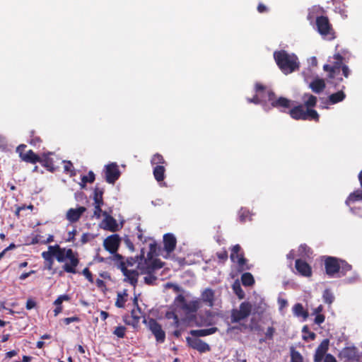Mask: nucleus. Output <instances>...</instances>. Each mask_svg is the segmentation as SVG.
<instances>
[{
  "label": "nucleus",
  "mask_w": 362,
  "mask_h": 362,
  "mask_svg": "<svg viewBox=\"0 0 362 362\" xmlns=\"http://www.w3.org/2000/svg\"><path fill=\"white\" fill-rule=\"evenodd\" d=\"M103 216H105V218L101 223L103 229L111 232L118 230V224L115 218L109 215L107 211L103 212Z\"/></svg>",
  "instance_id": "nucleus-16"
},
{
  "label": "nucleus",
  "mask_w": 362,
  "mask_h": 362,
  "mask_svg": "<svg viewBox=\"0 0 362 362\" xmlns=\"http://www.w3.org/2000/svg\"><path fill=\"white\" fill-rule=\"evenodd\" d=\"M339 276H344L346 274V273L351 270L352 266L349 264L345 260L339 259Z\"/></svg>",
  "instance_id": "nucleus-34"
},
{
  "label": "nucleus",
  "mask_w": 362,
  "mask_h": 362,
  "mask_svg": "<svg viewBox=\"0 0 362 362\" xmlns=\"http://www.w3.org/2000/svg\"><path fill=\"white\" fill-rule=\"evenodd\" d=\"M269 90H267L266 87L260 83H256L255 84V92L257 95H259L261 98H267V91Z\"/></svg>",
  "instance_id": "nucleus-43"
},
{
  "label": "nucleus",
  "mask_w": 362,
  "mask_h": 362,
  "mask_svg": "<svg viewBox=\"0 0 362 362\" xmlns=\"http://www.w3.org/2000/svg\"><path fill=\"white\" fill-rule=\"evenodd\" d=\"M144 260L146 262L145 259V252L144 250L142 249L141 250V254L139 255H137L135 258L130 257L127 259V263L129 266H133L135 263L139 262V264H141V262Z\"/></svg>",
  "instance_id": "nucleus-37"
},
{
  "label": "nucleus",
  "mask_w": 362,
  "mask_h": 362,
  "mask_svg": "<svg viewBox=\"0 0 362 362\" xmlns=\"http://www.w3.org/2000/svg\"><path fill=\"white\" fill-rule=\"evenodd\" d=\"M82 274L88 279L89 282L93 283V274L88 268L86 267L83 269V270L82 271Z\"/></svg>",
  "instance_id": "nucleus-55"
},
{
  "label": "nucleus",
  "mask_w": 362,
  "mask_h": 362,
  "mask_svg": "<svg viewBox=\"0 0 362 362\" xmlns=\"http://www.w3.org/2000/svg\"><path fill=\"white\" fill-rule=\"evenodd\" d=\"M325 317L324 315L318 314V315H316L314 322L315 324L320 325L325 322Z\"/></svg>",
  "instance_id": "nucleus-63"
},
{
  "label": "nucleus",
  "mask_w": 362,
  "mask_h": 362,
  "mask_svg": "<svg viewBox=\"0 0 362 362\" xmlns=\"http://www.w3.org/2000/svg\"><path fill=\"white\" fill-rule=\"evenodd\" d=\"M325 81L322 78L314 79L310 84V88L315 93H320L325 88Z\"/></svg>",
  "instance_id": "nucleus-26"
},
{
  "label": "nucleus",
  "mask_w": 362,
  "mask_h": 362,
  "mask_svg": "<svg viewBox=\"0 0 362 362\" xmlns=\"http://www.w3.org/2000/svg\"><path fill=\"white\" fill-rule=\"evenodd\" d=\"M163 264L160 260H154L150 266H148L144 273H152L154 269H160Z\"/></svg>",
  "instance_id": "nucleus-44"
},
{
  "label": "nucleus",
  "mask_w": 362,
  "mask_h": 362,
  "mask_svg": "<svg viewBox=\"0 0 362 362\" xmlns=\"http://www.w3.org/2000/svg\"><path fill=\"white\" fill-rule=\"evenodd\" d=\"M32 244H43L45 245V238L40 235H37L32 239Z\"/></svg>",
  "instance_id": "nucleus-59"
},
{
  "label": "nucleus",
  "mask_w": 362,
  "mask_h": 362,
  "mask_svg": "<svg viewBox=\"0 0 362 362\" xmlns=\"http://www.w3.org/2000/svg\"><path fill=\"white\" fill-rule=\"evenodd\" d=\"M345 87L343 86L342 89L341 90H339L337 93H332L329 96L328 100H329V103L330 104L334 105V104L338 103L339 102H341L345 99L346 94L343 91V89Z\"/></svg>",
  "instance_id": "nucleus-27"
},
{
  "label": "nucleus",
  "mask_w": 362,
  "mask_h": 362,
  "mask_svg": "<svg viewBox=\"0 0 362 362\" xmlns=\"http://www.w3.org/2000/svg\"><path fill=\"white\" fill-rule=\"evenodd\" d=\"M218 328L216 327L208 328V329H192L190 331V334L196 338L199 337H205L208 335H211L216 332Z\"/></svg>",
  "instance_id": "nucleus-24"
},
{
  "label": "nucleus",
  "mask_w": 362,
  "mask_h": 362,
  "mask_svg": "<svg viewBox=\"0 0 362 362\" xmlns=\"http://www.w3.org/2000/svg\"><path fill=\"white\" fill-rule=\"evenodd\" d=\"M291 117L296 120H309L318 122L320 120V115L314 109H306L302 105H298L293 107L288 111Z\"/></svg>",
  "instance_id": "nucleus-4"
},
{
  "label": "nucleus",
  "mask_w": 362,
  "mask_h": 362,
  "mask_svg": "<svg viewBox=\"0 0 362 362\" xmlns=\"http://www.w3.org/2000/svg\"><path fill=\"white\" fill-rule=\"evenodd\" d=\"M70 297L69 295L64 294L58 296V298L54 300V305L56 306H62V303L64 300H69Z\"/></svg>",
  "instance_id": "nucleus-52"
},
{
  "label": "nucleus",
  "mask_w": 362,
  "mask_h": 362,
  "mask_svg": "<svg viewBox=\"0 0 362 362\" xmlns=\"http://www.w3.org/2000/svg\"><path fill=\"white\" fill-rule=\"evenodd\" d=\"M165 165H158L154 167L153 170V176L156 181L161 182L165 179Z\"/></svg>",
  "instance_id": "nucleus-28"
},
{
  "label": "nucleus",
  "mask_w": 362,
  "mask_h": 362,
  "mask_svg": "<svg viewBox=\"0 0 362 362\" xmlns=\"http://www.w3.org/2000/svg\"><path fill=\"white\" fill-rule=\"evenodd\" d=\"M303 98H307V100L304 101V105L306 107V109H313L316 106L317 102L316 96L310 93H305Z\"/></svg>",
  "instance_id": "nucleus-31"
},
{
  "label": "nucleus",
  "mask_w": 362,
  "mask_h": 362,
  "mask_svg": "<svg viewBox=\"0 0 362 362\" xmlns=\"http://www.w3.org/2000/svg\"><path fill=\"white\" fill-rule=\"evenodd\" d=\"M77 230L76 229H73L71 231L68 233L67 238L66 239V242H74L75 240V235H76Z\"/></svg>",
  "instance_id": "nucleus-61"
},
{
  "label": "nucleus",
  "mask_w": 362,
  "mask_h": 362,
  "mask_svg": "<svg viewBox=\"0 0 362 362\" xmlns=\"http://www.w3.org/2000/svg\"><path fill=\"white\" fill-rule=\"evenodd\" d=\"M42 258L47 261V262H49L50 263V264H52L53 263V255H52L50 254V252H49L48 251H44L42 252Z\"/></svg>",
  "instance_id": "nucleus-56"
},
{
  "label": "nucleus",
  "mask_w": 362,
  "mask_h": 362,
  "mask_svg": "<svg viewBox=\"0 0 362 362\" xmlns=\"http://www.w3.org/2000/svg\"><path fill=\"white\" fill-rule=\"evenodd\" d=\"M252 305L250 303L244 301L240 303L239 309H233L231 311L230 320L232 323H237L246 319L251 313Z\"/></svg>",
  "instance_id": "nucleus-5"
},
{
  "label": "nucleus",
  "mask_w": 362,
  "mask_h": 362,
  "mask_svg": "<svg viewBox=\"0 0 362 362\" xmlns=\"http://www.w3.org/2000/svg\"><path fill=\"white\" fill-rule=\"evenodd\" d=\"M341 354L344 358L349 361H354L358 357L357 349L354 346L344 348Z\"/></svg>",
  "instance_id": "nucleus-25"
},
{
  "label": "nucleus",
  "mask_w": 362,
  "mask_h": 362,
  "mask_svg": "<svg viewBox=\"0 0 362 362\" xmlns=\"http://www.w3.org/2000/svg\"><path fill=\"white\" fill-rule=\"evenodd\" d=\"M357 201H362V189L355 190L351 193L346 200V204L349 205Z\"/></svg>",
  "instance_id": "nucleus-32"
},
{
  "label": "nucleus",
  "mask_w": 362,
  "mask_h": 362,
  "mask_svg": "<svg viewBox=\"0 0 362 362\" xmlns=\"http://www.w3.org/2000/svg\"><path fill=\"white\" fill-rule=\"evenodd\" d=\"M28 143L33 146H39L42 143V139L40 136H37L34 130L30 132V139Z\"/></svg>",
  "instance_id": "nucleus-41"
},
{
  "label": "nucleus",
  "mask_w": 362,
  "mask_h": 362,
  "mask_svg": "<svg viewBox=\"0 0 362 362\" xmlns=\"http://www.w3.org/2000/svg\"><path fill=\"white\" fill-rule=\"evenodd\" d=\"M323 362H337L336 358L331 354H327L323 360Z\"/></svg>",
  "instance_id": "nucleus-64"
},
{
  "label": "nucleus",
  "mask_w": 362,
  "mask_h": 362,
  "mask_svg": "<svg viewBox=\"0 0 362 362\" xmlns=\"http://www.w3.org/2000/svg\"><path fill=\"white\" fill-rule=\"evenodd\" d=\"M339 259L335 257L327 256L325 259V269L329 277H334L339 272Z\"/></svg>",
  "instance_id": "nucleus-10"
},
{
  "label": "nucleus",
  "mask_w": 362,
  "mask_h": 362,
  "mask_svg": "<svg viewBox=\"0 0 362 362\" xmlns=\"http://www.w3.org/2000/svg\"><path fill=\"white\" fill-rule=\"evenodd\" d=\"M247 100L249 103L259 104L263 100H266V98L263 99V98H261L259 95L256 94L252 98H247Z\"/></svg>",
  "instance_id": "nucleus-54"
},
{
  "label": "nucleus",
  "mask_w": 362,
  "mask_h": 362,
  "mask_svg": "<svg viewBox=\"0 0 362 362\" xmlns=\"http://www.w3.org/2000/svg\"><path fill=\"white\" fill-rule=\"evenodd\" d=\"M329 340L328 339H323L320 345L317 347L314 356L313 362H322L329 349Z\"/></svg>",
  "instance_id": "nucleus-14"
},
{
  "label": "nucleus",
  "mask_w": 362,
  "mask_h": 362,
  "mask_svg": "<svg viewBox=\"0 0 362 362\" xmlns=\"http://www.w3.org/2000/svg\"><path fill=\"white\" fill-rule=\"evenodd\" d=\"M267 100L271 103L272 107L276 108L288 109L292 103L291 100L284 97L276 99V95L272 90L267 91Z\"/></svg>",
  "instance_id": "nucleus-9"
},
{
  "label": "nucleus",
  "mask_w": 362,
  "mask_h": 362,
  "mask_svg": "<svg viewBox=\"0 0 362 362\" xmlns=\"http://www.w3.org/2000/svg\"><path fill=\"white\" fill-rule=\"evenodd\" d=\"M147 275L144 278L145 284L148 285H153L157 280V277L152 274V273H146Z\"/></svg>",
  "instance_id": "nucleus-50"
},
{
  "label": "nucleus",
  "mask_w": 362,
  "mask_h": 362,
  "mask_svg": "<svg viewBox=\"0 0 362 362\" xmlns=\"http://www.w3.org/2000/svg\"><path fill=\"white\" fill-rule=\"evenodd\" d=\"M113 257H112V259L117 263L118 264V268H119L121 269V264L123 263V264H125V262H124V258L123 257L115 252V254H113Z\"/></svg>",
  "instance_id": "nucleus-53"
},
{
  "label": "nucleus",
  "mask_w": 362,
  "mask_h": 362,
  "mask_svg": "<svg viewBox=\"0 0 362 362\" xmlns=\"http://www.w3.org/2000/svg\"><path fill=\"white\" fill-rule=\"evenodd\" d=\"M126 327L124 326H118L115 327L113 334L119 338H124L125 336Z\"/></svg>",
  "instance_id": "nucleus-49"
},
{
  "label": "nucleus",
  "mask_w": 362,
  "mask_h": 362,
  "mask_svg": "<svg viewBox=\"0 0 362 362\" xmlns=\"http://www.w3.org/2000/svg\"><path fill=\"white\" fill-rule=\"evenodd\" d=\"M200 300H192L183 306V308L189 313H196L200 308Z\"/></svg>",
  "instance_id": "nucleus-33"
},
{
  "label": "nucleus",
  "mask_w": 362,
  "mask_h": 362,
  "mask_svg": "<svg viewBox=\"0 0 362 362\" xmlns=\"http://www.w3.org/2000/svg\"><path fill=\"white\" fill-rule=\"evenodd\" d=\"M151 165H166L167 163L166 161L165 160L163 156L157 153H155L152 158H151Z\"/></svg>",
  "instance_id": "nucleus-42"
},
{
  "label": "nucleus",
  "mask_w": 362,
  "mask_h": 362,
  "mask_svg": "<svg viewBox=\"0 0 362 362\" xmlns=\"http://www.w3.org/2000/svg\"><path fill=\"white\" fill-rule=\"evenodd\" d=\"M302 332L303 333V339L308 341H313L316 338V334L313 332L310 331L308 325L303 326L302 329Z\"/></svg>",
  "instance_id": "nucleus-36"
},
{
  "label": "nucleus",
  "mask_w": 362,
  "mask_h": 362,
  "mask_svg": "<svg viewBox=\"0 0 362 362\" xmlns=\"http://www.w3.org/2000/svg\"><path fill=\"white\" fill-rule=\"evenodd\" d=\"M20 158L26 163L35 164L39 163L40 156L33 152V150H29L26 153L21 152Z\"/></svg>",
  "instance_id": "nucleus-23"
},
{
  "label": "nucleus",
  "mask_w": 362,
  "mask_h": 362,
  "mask_svg": "<svg viewBox=\"0 0 362 362\" xmlns=\"http://www.w3.org/2000/svg\"><path fill=\"white\" fill-rule=\"evenodd\" d=\"M291 362H303V358L301 354L295 349L294 347L290 349Z\"/></svg>",
  "instance_id": "nucleus-40"
},
{
  "label": "nucleus",
  "mask_w": 362,
  "mask_h": 362,
  "mask_svg": "<svg viewBox=\"0 0 362 362\" xmlns=\"http://www.w3.org/2000/svg\"><path fill=\"white\" fill-rule=\"evenodd\" d=\"M316 26L317 31L321 35L328 37L329 39L334 38V33L327 16H321L317 17Z\"/></svg>",
  "instance_id": "nucleus-6"
},
{
  "label": "nucleus",
  "mask_w": 362,
  "mask_h": 362,
  "mask_svg": "<svg viewBox=\"0 0 362 362\" xmlns=\"http://www.w3.org/2000/svg\"><path fill=\"white\" fill-rule=\"evenodd\" d=\"M95 179V174L93 173V172L89 171L88 175L83 176V177L81 178V180L83 183H87V182L92 183L94 182Z\"/></svg>",
  "instance_id": "nucleus-51"
},
{
  "label": "nucleus",
  "mask_w": 362,
  "mask_h": 362,
  "mask_svg": "<svg viewBox=\"0 0 362 362\" xmlns=\"http://www.w3.org/2000/svg\"><path fill=\"white\" fill-rule=\"evenodd\" d=\"M164 249L168 253L174 251L176 247L177 240L172 233H166L163 235Z\"/></svg>",
  "instance_id": "nucleus-20"
},
{
  "label": "nucleus",
  "mask_w": 362,
  "mask_h": 362,
  "mask_svg": "<svg viewBox=\"0 0 362 362\" xmlns=\"http://www.w3.org/2000/svg\"><path fill=\"white\" fill-rule=\"evenodd\" d=\"M273 55L276 65L284 74H291L299 69L298 59L296 54L281 49L275 51Z\"/></svg>",
  "instance_id": "nucleus-2"
},
{
  "label": "nucleus",
  "mask_w": 362,
  "mask_h": 362,
  "mask_svg": "<svg viewBox=\"0 0 362 362\" xmlns=\"http://www.w3.org/2000/svg\"><path fill=\"white\" fill-rule=\"evenodd\" d=\"M127 296V294L125 292L123 294H122L121 293H117V299H116V302H115V305L117 308H122L124 307L125 303L127 301V299L125 298V297Z\"/></svg>",
  "instance_id": "nucleus-45"
},
{
  "label": "nucleus",
  "mask_w": 362,
  "mask_h": 362,
  "mask_svg": "<svg viewBox=\"0 0 362 362\" xmlns=\"http://www.w3.org/2000/svg\"><path fill=\"white\" fill-rule=\"evenodd\" d=\"M230 257L232 262H237L239 270L243 271L250 269L247 266V260L244 257V252L242 251L240 245L238 244L233 247Z\"/></svg>",
  "instance_id": "nucleus-7"
},
{
  "label": "nucleus",
  "mask_w": 362,
  "mask_h": 362,
  "mask_svg": "<svg viewBox=\"0 0 362 362\" xmlns=\"http://www.w3.org/2000/svg\"><path fill=\"white\" fill-rule=\"evenodd\" d=\"M50 154L51 153H44L42 157H40L39 163L47 170L53 173L56 170V167L54 165L53 159L49 157Z\"/></svg>",
  "instance_id": "nucleus-22"
},
{
  "label": "nucleus",
  "mask_w": 362,
  "mask_h": 362,
  "mask_svg": "<svg viewBox=\"0 0 362 362\" xmlns=\"http://www.w3.org/2000/svg\"><path fill=\"white\" fill-rule=\"evenodd\" d=\"M54 257L59 262H64L66 259L69 260V262H66L62 266L65 272L74 274L77 273L76 267L80 262L78 252H74L71 249L62 248L59 246Z\"/></svg>",
  "instance_id": "nucleus-3"
},
{
  "label": "nucleus",
  "mask_w": 362,
  "mask_h": 362,
  "mask_svg": "<svg viewBox=\"0 0 362 362\" xmlns=\"http://www.w3.org/2000/svg\"><path fill=\"white\" fill-rule=\"evenodd\" d=\"M276 332V329L274 327H269L266 331V332L264 333V337L263 338H260L259 340V344H262L265 341H267V340H273V338H274V335Z\"/></svg>",
  "instance_id": "nucleus-38"
},
{
  "label": "nucleus",
  "mask_w": 362,
  "mask_h": 362,
  "mask_svg": "<svg viewBox=\"0 0 362 362\" xmlns=\"http://www.w3.org/2000/svg\"><path fill=\"white\" fill-rule=\"evenodd\" d=\"M215 299V291L212 288H206L202 292L199 300L209 308H212L214 305Z\"/></svg>",
  "instance_id": "nucleus-18"
},
{
  "label": "nucleus",
  "mask_w": 362,
  "mask_h": 362,
  "mask_svg": "<svg viewBox=\"0 0 362 362\" xmlns=\"http://www.w3.org/2000/svg\"><path fill=\"white\" fill-rule=\"evenodd\" d=\"M241 282L245 286H252L255 284V279L251 273L245 272L241 276Z\"/></svg>",
  "instance_id": "nucleus-35"
},
{
  "label": "nucleus",
  "mask_w": 362,
  "mask_h": 362,
  "mask_svg": "<svg viewBox=\"0 0 362 362\" xmlns=\"http://www.w3.org/2000/svg\"><path fill=\"white\" fill-rule=\"evenodd\" d=\"M332 64H325L323 66V70L328 73V78L332 80V83L334 84V86H337L343 80L342 78L337 77L340 71H342V74L345 78L349 77L351 71L347 65L343 64L344 57L339 53L334 54Z\"/></svg>",
  "instance_id": "nucleus-1"
},
{
  "label": "nucleus",
  "mask_w": 362,
  "mask_h": 362,
  "mask_svg": "<svg viewBox=\"0 0 362 362\" xmlns=\"http://www.w3.org/2000/svg\"><path fill=\"white\" fill-rule=\"evenodd\" d=\"M234 293L238 297L239 299H243L245 296V292L241 288L240 284L238 281H235L232 286Z\"/></svg>",
  "instance_id": "nucleus-39"
},
{
  "label": "nucleus",
  "mask_w": 362,
  "mask_h": 362,
  "mask_svg": "<svg viewBox=\"0 0 362 362\" xmlns=\"http://www.w3.org/2000/svg\"><path fill=\"white\" fill-rule=\"evenodd\" d=\"M293 314L297 317H302L304 320L308 317V312L305 310L301 303H296L293 307Z\"/></svg>",
  "instance_id": "nucleus-30"
},
{
  "label": "nucleus",
  "mask_w": 362,
  "mask_h": 362,
  "mask_svg": "<svg viewBox=\"0 0 362 362\" xmlns=\"http://www.w3.org/2000/svg\"><path fill=\"white\" fill-rule=\"evenodd\" d=\"M295 267L303 276L310 277L312 275V268L305 260L298 259L295 262Z\"/></svg>",
  "instance_id": "nucleus-17"
},
{
  "label": "nucleus",
  "mask_w": 362,
  "mask_h": 362,
  "mask_svg": "<svg viewBox=\"0 0 362 362\" xmlns=\"http://www.w3.org/2000/svg\"><path fill=\"white\" fill-rule=\"evenodd\" d=\"M64 172L69 173L71 176L76 175L75 170L71 161H64Z\"/></svg>",
  "instance_id": "nucleus-48"
},
{
  "label": "nucleus",
  "mask_w": 362,
  "mask_h": 362,
  "mask_svg": "<svg viewBox=\"0 0 362 362\" xmlns=\"http://www.w3.org/2000/svg\"><path fill=\"white\" fill-rule=\"evenodd\" d=\"M121 271L124 276V281L129 282L135 287L138 282L139 273L136 270H131L127 268L126 264H121Z\"/></svg>",
  "instance_id": "nucleus-15"
},
{
  "label": "nucleus",
  "mask_w": 362,
  "mask_h": 362,
  "mask_svg": "<svg viewBox=\"0 0 362 362\" xmlns=\"http://www.w3.org/2000/svg\"><path fill=\"white\" fill-rule=\"evenodd\" d=\"M186 341L189 347L200 353H205L211 350L210 346L200 339L187 337Z\"/></svg>",
  "instance_id": "nucleus-13"
},
{
  "label": "nucleus",
  "mask_w": 362,
  "mask_h": 362,
  "mask_svg": "<svg viewBox=\"0 0 362 362\" xmlns=\"http://www.w3.org/2000/svg\"><path fill=\"white\" fill-rule=\"evenodd\" d=\"M86 211V208L84 206H79L77 209H69L66 212V218L71 223H75L80 219Z\"/></svg>",
  "instance_id": "nucleus-19"
},
{
  "label": "nucleus",
  "mask_w": 362,
  "mask_h": 362,
  "mask_svg": "<svg viewBox=\"0 0 362 362\" xmlns=\"http://www.w3.org/2000/svg\"><path fill=\"white\" fill-rule=\"evenodd\" d=\"M120 243V238L117 234H113L107 236L103 242L105 249L110 254L117 252Z\"/></svg>",
  "instance_id": "nucleus-12"
},
{
  "label": "nucleus",
  "mask_w": 362,
  "mask_h": 362,
  "mask_svg": "<svg viewBox=\"0 0 362 362\" xmlns=\"http://www.w3.org/2000/svg\"><path fill=\"white\" fill-rule=\"evenodd\" d=\"M119 167L115 163H111L105 165V180L109 184H114L120 177Z\"/></svg>",
  "instance_id": "nucleus-11"
},
{
  "label": "nucleus",
  "mask_w": 362,
  "mask_h": 362,
  "mask_svg": "<svg viewBox=\"0 0 362 362\" xmlns=\"http://www.w3.org/2000/svg\"><path fill=\"white\" fill-rule=\"evenodd\" d=\"M148 327L151 333L156 338V340L159 344H163L165 341V332L163 329L162 326L153 318L149 319L148 322Z\"/></svg>",
  "instance_id": "nucleus-8"
},
{
  "label": "nucleus",
  "mask_w": 362,
  "mask_h": 362,
  "mask_svg": "<svg viewBox=\"0 0 362 362\" xmlns=\"http://www.w3.org/2000/svg\"><path fill=\"white\" fill-rule=\"evenodd\" d=\"M216 256L220 262H224L228 259V252L226 250H223L222 252H217Z\"/></svg>",
  "instance_id": "nucleus-57"
},
{
  "label": "nucleus",
  "mask_w": 362,
  "mask_h": 362,
  "mask_svg": "<svg viewBox=\"0 0 362 362\" xmlns=\"http://www.w3.org/2000/svg\"><path fill=\"white\" fill-rule=\"evenodd\" d=\"M104 192L105 189L103 187H100L96 185L93 191V201L103 199Z\"/></svg>",
  "instance_id": "nucleus-47"
},
{
  "label": "nucleus",
  "mask_w": 362,
  "mask_h": 362,
  "mask_svg": "<svg viewBox=\"0 0 362 362\" xmlns=\"http://www.w3.org/2000/svg\"><path fill=\"white\" fill-rule=\"evenodd\" d=\"M322 298L324 302L329 305L332 304L334 300V296L329 289H325L324 291Z\"/></svg>",
  "instance_id": "nucleus-46"
},
{
  "label": "nucleus",
  "mask_w": 362,
  "mask_h": 362,
  "mask_svg": "<svg viewBox=\"0 0 362 362\" xmlns=\"http://www.w3.org/2000/svg\"><path fill=\"white\" fill-rule=\"evenodd\" d=\"M80 318L78 316H73L70 317H66L63 320L65 325H68L71 322H80Z\"/></svg>",
  "instance_id": "nucleus-58"
},
{
  "label": "nucleus",
  "mask_w": 362,
  "mask_h": 362,
  "mask_svg": "<svg viewBox=\"0 0 362 362\" xmlns=\"http://www.w3.org/2000/svg\"><path fill=\"white\" fill-rule=\"evenodd\" d=\"M134 303L137 306V310L134 309L132 310V312H131V317L132 318V320L131 321L125 320L126 324L132 325L133 327H136L138 325V324L139 323V320L141 319V308H139L138 304H137L136 297L134 298Z\"/></svg>",
  "instance_id": "nucleus-21"
},
{
  "label": "nucleus",
  "mask_w": 362,
  "mask_h": 362,
  "mask_svg": "<svg viewBox=\"0 0 362 362\" xmlns=\"http://www.w3.org/2000/svg\"><path fill=\"white\" fill-rule=\"evenodd\" d=\"M92 238V235L89 233H85L82 235L81 242L82 245H84L89 242Z\"/></svg>",
  "instance_id": "nucleus-60"
},
{
  "label": "nucleus",
  "mask_w": 362,
  "mask_h": 362,
  "mask_svg": "<svg viewBox=\"0 0 362 362\" xmlns=\"http://www.w3.org/2000/svg\"><path fill=\"white\" fill-rule=\"evenodd\" d=\"M252 213L249 209L242 207L238 211V219L241 223L252 221Z\"/></svg>",
  "instance_id": "nucleus-29"
},
{
  "label": "nucleus",
  "mask_w": 362,
  "mask_h": 362,
  "mask_svg": "<svg viewBox=\"0 0 362 362\" xmlns=\"http://www.w3.org/2000/svg\"><path fill=\"white\" fill-rule=\"evenodd\" d=\"M104 211L102 210V207L94 206L93 216L97 218H100L101 215L103 216Z\"/></svg>",
  "instance_id": "nucleus-62"
}]
</instances>
